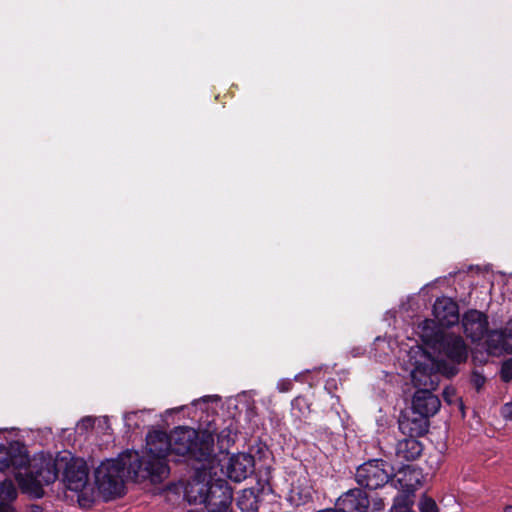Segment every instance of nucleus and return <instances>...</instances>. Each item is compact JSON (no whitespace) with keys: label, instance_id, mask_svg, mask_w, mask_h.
Listing matches in <instances>:
<instances>
[{"label":"nucleus","instance_id":"f257e3e1","mask_svg":"<svg viewBox=\"0 0 512 512\" xmlns=\"http://www.w3.org/2000/svg\"><path fill=\"white\" fill-rule=\"evenodd\" d=\"M170 454L187 456L197 462H207L209 467L217 462V455L214 451V436L205 431L201 435L193 428L177 427L170 435L161 431L149 433L146 438L145 457L152 468L162 464L169 467L166 457Z\"/></svg>","mask_w":512,"mask_h":512},{"label":"nucleus","instance_id":"f03ea898","mask_svg":"<svg viewBox=\"0 0 512 512\" xmlns=\"http://www.w3.org/2000/svg\"><path fill=\"white\" fill-rule=\"evenodd\" d=\"M167 477V469L158 464L152 468L145 457L137 451L121 453L117 459H109L100 464L95 471L99 490L108 497H117L124 492L126 479L134 481L149 479L153 483L161 482Z\"/></svg>","mask_w":512,"mask_h":512},{"label":"nucleus","instance_id":"7ed1b4c3","mask_svg":"<svg viewBox=\"0 0 512 512\" xmlns=\"http://www.w3.org/2000/svg\"><path fill=\"white\" fill-rule=\"evenodd\" d=\"M421 337L432 349L454 363H461L467 359V347L462 337L444 333L433 320H425L422 323Z\"/></svg>","mask_w":512,"mask_h":512},{"label":"nucleus","instance_id":"20e7f679","mask_svg":"<svg viewBox=\"0 0 512 512\" xmlns=\"http://www.w3.org/2000/svg\"><path fill=\"white\" fill-rule=\"evenodd\" d=\"M65 460L66 458L61 457V455H58L55 459L51 456L35 459L26 477L19 479L22 490L34 497H41L43 486L55 482Z\"/></svg>","mask_w":512,"mask_h":512},{"label":"nucleus","instance_id":"39448f33","mask_svg":"<svg viewBox=\"0 0 512 512\" xmlns=\"http://www.w3.org/2000/svg\"><path fill=\"white\" fill-rule=\"evenodd\" d=\"M223 459L217 455V462L209 467L207 462H199L201 465L195 468V473L185 486L184 496L190 504H203L207 495L216 481L217 467Z\"/></svg>","mask_w":512,"mask_h":512},{"label":"nucleus","instance_id":"423d86ee","mask_svg":"<svg viewBox=\"0 0 512 512\" xmlns=\"http://www.w3.org/2000/svg\"><path fill=\"white\" fill-rule=\"evenodd\" d=\"M388 468L389 465L383 460H369L357 468L355 480L361 487L378 489L384 486L391 476Z\"/></svg>","mask_w":512,"mask_h":512},{"label":"nucleus","instance_id":"0eeeda50","mask_svg":"<svg viewBox=\"0 0 512 512\" xmlns=\"http://www.w3.org/2000/svg\"><path fill=\"white\" fill-rule=\"evenodd\" d=\"M61 457L66 460L62 466L63 481L71 491L82 490L88 481V470L83 459L74 458L70 453H64Z\"/></svg>","mask_w":512,"mask_h":512},{"label":"nucleus","instance_id":"6e6552de","mask_svg":"<svg viewBox=\"0 0 512 512\" xmlns=\"http://www.w3.org/2000/svg\"><path fill=\"white\" fill-rule=\"evenodd\" d=\"M227 459L224 465H221V471L234 482H241L253 473L254 458L250 454L238 453L231 456L223 455Z\"/></svg>","mask_w":512,"mask_h":512},{"label":"nucleus","instance_id":"1a4fd4ad","mask_svg":"<svg viewBox=\"0 0 512 512\" xmlns=\"http://www.w3.org/2000/svg\"><path fill=\"white\" fill-rule=\"evenodd\" d=\"M233 493L228 483L217 478L203 505L209 512H228L232 504Z\"/></svg>","mask_w":512,"mask_h":512},{"label":"nucleus","instance_id":"9d476101","mask_svg":"<svg viewBox=\"0 0 512 512\" xmlns=\"http://www.w3.org/2000/svg\"><path fill=\"white\" fill-rule=\"evenodd\" d=\"M28 462L24 446L18 441L0 443V471L3 472L10 467L22 468Z\"/></svg>","mask_w":512,"mask_h":512},{"label":"nucleus","instance_id":"9b49d317","mask_svg":"<svg viewBox=\"0 0 512 512\" xmlns=\"http://www.w3.org/2000/svg\"><path fill=\"white\" fill-rule=\"evenodd\" d=\"M462 326L468 338L473 342L479 341L487 333V317L482 312L470 310L463 315Z\"/></svg>","mask_w":512,"mask_h":512},{"label":"nucleus","instance_id":"f8f14e48","mask_svg":"<svg viewBox=\"0 0 512 512\" xmlns=\"http://www.w3.org/2000/svg\"><path fill=\"white\" fill-rule=\"evenodd\" d=\"M433 390L418 389L412 400L413 414L429 418L437 413L440 408V400L432 393Z\"/></svg>","mask_w":512,"mask_h":512},{"label":"nucleus","instance_id":"ddd939ff","mask_svg":"<svg viewBox=\"0 0 512 512\" xmlns=\"http://www.w3.org/2000/svg\"><path fill=\"white\" fill-rule=\"evenodd\" d=\"M433 314L441 326H452L459 321L458 305L450 298H438L433 305Z\"/></svg>","mask_w":512,"mask_h":512},{"label":"nucleus","instance_id":"4468645a","mask_svg":"<svg viewBox=\"0 0 512 512\" xmlns=\"http://www.w3.org/2000/svg\"><path fill=\"white\" fill-rule=\"evenodd\" d=\"M336 506L341 512H366L369 499L362 490L350 489L338 498Z\"/></svg>","mask_w":512,"mask_h":512},{"label":"nucleus","instance_id":"2eb2a0df","mask_svg":"<svg viewBox=\"0 0 512 512\" xmlns=\"http://www.w3.org/2000/svg\"><path fill=\"white\" fill-rule=\"evenodd\" d=\"M411 381L417 390H435L439 384V376L428 364L417 363L411 371Z\"/></svg>","mask_w":512,"mask_h":512},{"label":"nucleus","instance_id":"dca6fc26","mask_svg":"<svg viewBox=\"0 0 512 512\" xmlns=\"http://www.w3.org/2000/svg\"><path fill=\"white\" fill-rule=\"evenodd\" d=\"M428 426V419L418 414L403 416L399 420V429L401 432L404 435L414 438L424 435L428 431Z\"/></svg>","mask_w":512,"mask_h":512},{"label":"nucleus","instance_id":"f3484780","mask_svg":"<svg viewBox=\"0 0 512 512\" xmlns=\"http://www.w3.org/2000/svg\"><path fill=\"white\" fill-rule=\"evenodd\" d=\"M395 482V486L402 491L401 495L411 496L420 485L419 473L407 466L396 474Z\"/></svg>","mask_w":512,"mask_h":512},{"label":"nucleus","instance_id":"a211bd4d","mask_svg":"<svg viewBox=\"0 0 512 512\" xmlns=\"http://www.w3.org/2000/svg\"><path fill=\"white\" fill-rule=\"evenodd\" d=\"M422 450L421 442L417 438L408 436L398 441L395 453L398 459L413 461L421 455Z\"/></svg>","mask_w":512,"mask_h":512},{"label":"nucleus","instance_id":"6ab92c4d","mask_svg":"<svg viewBox=\"0 0 512 512\" xmlns=\"http://www.w3.org/2000/svg\"><path fill=\"white\" fill-rule=\"evenodd\" d=\"M487 351L492 355H499L503 352L512 353V346L507 341L503 331H491L486 340Z\"/></svg>","mask_w":512,"mask_h":512},{"label":"nucleus","instance_id":"aec40b11","mask_svg":"<svg viewBox=\"0 0 512 512\" xmlns=\"http://www.w3.org/2000/svg\"><path fill=\"white\" fill-rule=\"evenodd\" d=\"M237 505L242 511H257L259 507L257 495L252 489H245L238 497Z\"/></svg>","mask_w":512,"mask_h":512},{"label":"nucleus","instance_id":"412c9836","mask_svg":"<svg viewBox=\"0 0 512 512\" xmlns=\"http://www.w3.org/2000/svg\"><path fill=\"white\" fill-rule=\"evenodd\" d=\"M18 492L10 480L0 482V502H13L17 498Z\"/></svg>","mask_w":512,"mask_h":512},{"label":"nucleus","instance_id":"4be33fe9","mask_svg":"<svg viewBox=\"0 0 512 512\" xmlns=\"http://www.w3.org/2000/svg\"><path fill=\"white\" fill-rule=\"evenodd\" d=\"M409 495L399 494L394 499V504L391 507V512H413L411 510L412 501Z\"/></svg>","mask_w":512,"mask_h":512},{"label":"nucleus","instance_id":"5701e85b","mask_svg":"<svg viewBox=\"0 0 512 512\" xmlns=\"http://www.w3.org/2000/svg\"><path fill=\"white\" fill-rule=\"evenodd\" d=\"M418 508L421 512H438L436 502L425 495L420 498Z\"/></svg>","mask_w":512,"mask_h":512},{"label":"nucleus","instance_id":"b1692460","mask_svg":"<svg viewBox=\"0 0 512 512\" xmlns=\"http://www.w3.org/2000/svg\"><path fill=\"white\" fill-rule=\"evenodd\" d=\"M501 378L508 382L512 379V359L506 360L501 366Z\"/></svg>","mask_w":512,"mask_h":512},{"label":"nucleus","instance_id":"393cba45","mask_svg":"<svg viewBox=\"0 0 512 512\" xmlns=\"http://www.w3.org/2000/svg\"><path fill=\"white\" fill-rule=\"evenodd\" d=\"M94 425V419L92 417H84L82 418L78 424H77V428L79 430H89L90 428H92Z\"/></svg>","mask_w":512,"mask_h":512},{"label":"nucleus","instance_id":"a878e982","mask_svg":"<svg viewBox=\"0 0 512 512\" xmlns=\"http://www.w3.org/2000/svg\"><path fill=\"white\" fill-rule=\"evenodd\" d=\"M291 499L297 504L299 505L300 503H304L306 502L309 498H310V492L309 491H306L304 492V494H301V493H297L298 494V499H295V494H296V490L295 488H292L291 490Z\"/></svg>","mask_w":512,"mask_h":512},{"label":"nucleus","instance_id":"bb28decb","mask_svg":"<svg viewBox=\"0 0 512 512\" xmlns=\"http://www.w3.org/2000/svg\"><path fill=\"white\" fill-rule=\"evenodd\" d=\"M291 388H292V381L289 379H281L277 383V389L280 392H288L291 390Z\"/></svg>","mask_w":512,"mask_h":512},{"label":"nucleus","instance_id":"cd10ccee","mask_svg":"<svg viewBox=\"0 0 512 512\" xmlns=\"http://www.w3.org/2000/svg\"><path fill=\"white\" fill-rule=\"evenodd\" d=\"M501 415L506 420H512V402L505 403L501 407Z\"/></svg>","mask_w":512,"mask_h":512},{"label":"nucleus","instance_id":"c85d7f7f","mask_svg":"<svg viewBox=\"0 0 512 512\" xmlns=\"http://www.w3.org/2000/svg\"><path fill=\"white\" fill-rule=\"evenodd\" d=\"M472 382L477 389H480L485 382V378L478 373H474L472 376Z\"/></svg>","mask_w":512,"mask_h":512},{"label":"nucleus","instance_id":"c756f323","mask_svg":"<svg viewBox=\"0 0 512 512\" xmlns=\"http://www.w3.org/2000/svg\"><path fill=\"white\" fill-rule=\"evenodd\" d=\"M12 502H0V512H18Z\"/></svg>","mask_w":512,"mask_h":512},{"label":"nucleus","instance_id":"7c9ffc66","mask_svg":"<svg viewBox=\"0 0 512 512\" xmlns=\"http://www.w3.org/2000/svg\"><path fill=\"white\" fill-rule=\"evenodd\" d=\"M443 396L448 403H452L455 397V390L453 388H446L443 391Z\"/></svg>","mask_w":512,"mask_h":512},{"label":"nucleus","instance_id":"2f4dec72","mask_svg":"<svg viewBox=\"0 0 512 512\" xmlns=\"http://www.w3.org/2000/svg\"><path fill=\"white\" fill-rule=\"evenodd\" d=\"M503 333L505 334L508 342H509V339L512 340V320L507 323L506 328L503 331Z\"/></svg>","mask_w":512,"mask_h":512},{"label":"nucleus","instance_id":"473e14b6","mask_svg":"<svg viewBox=\"0 0 512 512\" xmlns=\"http://www.w3.org/2000/svg\"><path fill=\"white\" fill-rule=\"evenodd\" d=\"M443 373L447 376H452L456 373V370L454 367H451L449 370H444Z\"/></svg>","mask_w":512,"mask_h":512},{"label":"nucleus","instance_id":"72a5a7b5","mask_svg":"<svg viewBox=\"0 0 512 512\" xmlns=\"http://www.w3.org/2000/svg\"><path fill=\"white\" fill-rule=\"evenodd\" d=\"M319 512H341L340 509L336 506V508L332 509H325V510H322V511H319Z\"/></svg>","mask_w":512,"mask_h":512},{"label":"nucleus","instance_id":"f704fd0d","mask_svg":"<svg viewBox=\"0 0 512 512\" xmlns=\"http://www.w3.org/2000/svg\"><path fill=\"white\" fill-rule=\"evenodd\" d=\"M505 512H512V505H507L504 509Z\"/></svg>","mask_w":512,"mask_h":512},{"label":"nucleus","instance_id":"c9c22d12","mask_svg":"<svg viewBox=\"0 0 512 512\" xmlns=\"http://www.w3.org/2000/svg\"><path fill=\"white\" fill-rule=\"evenodd\" d=\"M34 512H42V509L40 507L36 506Z\"/></svg>","mask_w":512,"mask_h":512}]
</instances>
